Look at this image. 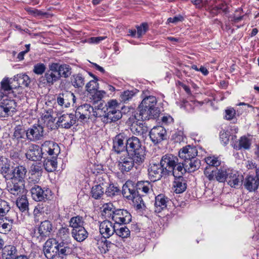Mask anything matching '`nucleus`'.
Masks as SVG:
<instances>
[{
	"instance_id": "69168bd1",
	"label": "nucleus",
	"mask_w": 259,
	"mask_h": 259,
	"mask_svg": "<svg viewBox=\"0 0 259 259\" xmlns=\"http://www.w3.org/2000/svg\"><path fill=\"white\" fill-rule=\"evenodd\" d=\"M135 95V93L133 91L127 90L123 92L120 95L121 101L124 103L128 101Z\"/></svg>"
},
{
	"instance_id": "a211bd4d",
	"label": "nucleus",
	"mask_w": 259,
	"mask_h": 259,
	"mask_svg": "<svg viewBox=\"0 0 259 259\" xmlns=\"http://www.w3.org/2000/svg\"><path fill=\"white\" fill-rule=\"evenodd\" d=\"M9 180L10 181L7 184V189L9 192L16 196L21 194L24 189L25 188V183L12 179Z\"/></svg>"
},
{
	"instance_id": "cd10ccee",
	"label": "nucleus",
	"mask_w": 259,
	"mask_h": 259,
	"mask_svg": "<svg viewBox=\"0 0 259 259\" xmlns=\"http://www.w3.org/2000/svg\"><path fill=\"white\" fill-rule=\"evenodd\" d=\"M27 170L24 165H18L12 170L11 178L25 183Z\"/></svg>"
},
{
	"instance_id": "4d7b16f0",
	"label": "nucleus",
	"mask_w": 259,
	"mask_h": 259,
	"mask_svg": "<svg viewBox=\"0 0 259 259\" xmlns=\"http://www.w3.org/2000/svg\"><path fill=\"white\" fill-rule=\"evenodd\" d=\"M130 231L126 226H122L115 229V233L122 238H127L130 236Z\"/></svg>"
},
{
	"instance_id": "f704fd0d",
	"label": "nucleus",
	"mask_w": 259,
	"mask_h": 259,
	"mask_svg": "<svg viewBox=\"0 0 259 259\" xmlns=\"http://www.w3.org/2000/svg\"><path fill=\"white\" fill-rule=\"evenodd\" d=\"M71 234L73 238L78 242L84 241L88 236V233L84 227L72 229Z\"/></svg>"
},
{
	"instance_id": "393cba45",
	"label": "nucleus",
	"mask_w": 259,
	"mask_h": 259,
	"mask_svg": "<svg viewBox=\"0 0 259 259\" xmlns=\"http://www.w3.org/2000/svg\"><path fill=\"white\" fill-rule=\"evenodd\" d=\"M75 114H66L61 116L58 120L59 126L65 128H69L76 122Z\"/></svg>"
},
{
	"instance_id": "864d4df0",
	"label": "nucleus",
	"mask_w": 259,
	"mask_h": 259,
	"mask_svg": "<svg viewBox=\"0 0 259 259\" xmlns=\"http://www.w3.org/2000/svg\"><path fill=\"white\" fill-rule=\"evenodd\" d=\"M104 192V188H102L100 185L94 186L91 190L92 197L96 199L100 198L103 195Z\"/></svg>"
},
{
	"instance_id": "c756f323",
	"label": "nucleus",
	"mask_w": 259,
	"mask_h": 259,
	"mask_svg": "<svg viewBox=\"0 0 259 259\" xmlns=\"http://www.w3.org/2000/svg\"><path fill=\"white\" fill-rule=\"evenodd\" d=\"M183 175H180L179 176H174L175 178L174 187L176 193H182L187 188V181L182 177Z\"/></svg>"
},
{
	"instance_id": "e2e57ef3",
	"label": "nucleus",
	"mask_w": 259,
	"mask_h": 259,
	"mask_svg": "<svg viewBox=\"0 0 259 259\" xmlns=\"http://www.w3.org/2000/svg\"><path fill=\"white\" fill-rule=\"evenodd\" d=\"M2 104L3 106H5L7 110L9 111L11 114L15 112L16 104L14 100H8L5 101L4 102L2 103Z\"/></svg>"
},
{
	"instance_id": "79ce46f5",
	"label": "nucleus",
	"mask_w": 259,
	"mask_h": 259,
	"mask_svg": "<svg viewBox=\"0 0 259 259\" xmlns=\"http://www.w3.org/2000/svg\"><path fill=\"white\" fill-rule=\"evenodd\" d=\"M69 226L74 229H79V228H82L84 224L83 219L80 215H77L75 217H72L69 222Z\"/></svg>"
},
{
	"instance_id": "49530a36",
	"label": "nucleus",
	"mask_w": 259,
	"mask_h": 259,
	"mask_svg": "<svg viewBox=\"0 0 259 259\" xmlns=\"http://www.w3.org/2000/svg\"><path fill=\"white\" fill-rule=\"evenodd\" d=\"M250 142L247 138L242 137L239 140L238 143L237 142L234 144V148L236 150H240L242 148L248 149L250 148Z\"/></svg>"
},
{
	"instance_id": "f03ea898",
	"label": "nucleus",
	"mask_w": 259,
	"mask_h": 259,
	"mask_svg": "<svg viewBox=\"0 0 259 259\" xmlns=\"http://www.w3.org/2000/svg\"><path fill=\"white\" fill-rule=\"evenodd\" d=\"M178 158L170 154L163 155L160 160V164L167 175L179 176L183 169L181 166V162H178Z\"/></svg>"
},
{
	"instance_id": "2eb2a0df",
	"label": "nucleus",
	"mask_w": 259,
	"mask_h": 259,
	"mask_svg": "<svg viewBox=\"0 0 259 259\" xmlns=\"http://www.w3.org/2000/svg\"><path fill=\"white\" fill-rule=\"evenodd\" d=\"M42 154V148L40 149L38 145L33 144L30 145L25 153L26 158L33 161L40 160Z\"/></svg>"
},
{
	"instance_id": "6ab92c4d",
	"label": "nucleus",
	"mask_w": 259,
	"mask_h": 259,
	"mask_svg": "<svg viewBox=\"0 0 259 259\" xmlns=\"http://www.w3.org/2000/svg\"><path fill=\"white\" fill-rule=\"evenodd\" d=\"M181 166L183 169L181 175H184L186 172H192L198 169L200 166V160L196 157L192 159L185 160L183 162H181Z\"/></svg>"
},
{
	"instance_id": "a878e982",
	"label": "nucleus",
	"mask_w": 259,
	"mask_h": 259,
	"mask_svg": "<svg viewBox=\"0 0 259 259\" xmlns=\"http://www.w3.org/2000/svg\"><path fill=\"white\" fill-rule=\"evenodd\" d=\"M14 220L6 215H0V233L7 234L13 227Z\"/></svg>"
},
{
	"instance_id": "5fc2aeb1",
	"label": "nucleus",
	"mask_w": 259,
	"mask_h": 259,
	"mask_svg": "<svg viewBox=\"0 0 259 259\" xmlns=\"http://www.w3.org/2000/svg\"><path fill=\"white\" fill-rule=\"evenodd\" d=\"M11 209L10 203L0 199V215H6Z\"/></svg>"
},
{
	"instance_id": "0e129e2a",
	"label": "nucleus",
	"mask_w": 259,
	"mask_h": 259,
	"mask_svg": "<svg viewBox=\"0 0 259 259\" xmlns=\"http://www.w3.org/2000/svg\"><path fill=\"white\" fill-rule=\"evenodd\" d=\"M131 200L133 201L134 205L138 209L142 208L143 206H144V201L138 193H137L136 196H133V198Z\"/></svg>"
},
{
	"instance_id": "9b49d317",
	"label": "nucleus",
	"mask_w": 259,
	"mask_h": 259,
	"mask_svg": "<svg viewBox=\"0 0 259 259\" xmlns=\"http://www.w3.org/2000/svg\"><path fill=\"white\" fill-rule=\"evenodd\" d=\"M58 241L54 238L49 239L45 243L43 251L48 259H53L57 256Z\"/></svg>"
},
{
	"instance_id": "4be33fe9",
	"label": "nucleus",
	"mask_w": 259,
	"mask_h": 259,
	"mask_svg": "<svg viewBox=\"0 0 259 259\" xmlns=\"http://www.w3.org/2000/svg\"><path fill=\"white\" fill-rule=\"evenodd\" d=\"M197 150L196 147L187 145L180 150L179 156L184 161L185 160L195 157L197 155Z\"/></svg>"
},
{
	"instance_id": "412c9836",
	"label": "nucleus",
	"mask_w": 259,
	"mask_h": 259,
	"mask_svg": "<svg viewBox=\"0 0 259 259\" xmlns=\"http://www.w3.org/2000/svg\"><path fill=\"white\" fill-rule=\"evenodd\" d=\"M43 154L47 153L49 155L56 157L60 152V147L58 145L50 141H46L41 145Z\"/></svg>"
},
{
	"instance_id": "338daca9",
	"label": "nucleus",
	"mask_w": 259,
	"mask_h": 259,
	"mask_svg": "<svg viewBox=\"0 0 259 259\" xmlns=\"http://www.w3.org/2000/svg\"><path fill=\"white\" fill-rule=\"evenodd\" d=\"M46 69V65L43 63H37L34 66L33 71L37 75H42Z\"/></svg>"
},
{
	"instance_id": "72a5a7b5",
	"label": "nucleus",
	"mask_w": 259,
	"mask_h": 259,
	"mask_svg": "<svg viewBox=\"0 0 259 259\" xmlns=\"http://www.w3.org/2000/svg\"><path fill=\"white\" fill-rule=\"evenodd\" d=\"M157 100L153 96H149L145 97L142 101L140 105L145 108H148L151 110L159 111L158 108L156 107Z\"/></svg>"
},
{
	"instance_id": "ddd939ff",
	"label": "nucleus",
	"mask_w": 259,
	"mask_h": 259,
	"mask_svg": "<svg viewBox=\"0 0 259 259\" xmlns=\"http://www.w3.org/2000/svg\"><path fill=\"white\" fill-rule=\"evenodd\" d=\"M115 223L119 225L127 224L132 221V215L126 210L117 209L115 211L112 220Z\"/></svg>"
},
{
	"instance_id": "473e14b6",
	"label": "nucleus",
	"mask_w": 259,
	"mask_h": 259,
	"mask_svg": "<svg viewBox=\"0 0 259 259\" xmlns=\"http://www.w3.org/2000/svg\"><path fill=\"white\" fill-rule=\"evenodd\" d=\"M2 259H15L18 256L17 250L14 246L8 245L5 246L2 252Z\"/></svg>"
},
{
	"instance_id": "aec40b11",
	"label": "nucleus",
	"mask_w": 259,
	"mask_h": 259,
	"mask_svg": "<svg viewBox=\"0 0 259 259\" xmlns=\"http://www.w3.org/2000/svg\"><path fill=\"white\" fill-rule=\"evenodd\" d=\"M243 177L239 175L236 170L231 169L228 177H227V183L232 188H238L242 184Z\"/></svg>"
},
{
	"instance_id": "0eeeda50",
	"label": "nucleus",
	"mask_w": 259,
	"mask_h": 259,
	"mask_svg": "<svg viewBox=\"0 0 259 259\" xmlns=\"http://www.w3.org/2000/svg\"><path fill=\"white\" fill-rule=\"evenodd\" d=\"M12 140L18 147L22 148L26 144L27 130L21 125H17L14 128Z\"/></svg>"
},
{
	"instance_id": "6e6552de",
	"label": "nucleus",
	"mask_w": 259,
	"mask_h": 259,
	"mask_svg": "<svg viewBox=\"0 0 259 259\" xmlns=\"http://www.w3.org/2000/svg\"><path fill=\"white\" fill-rule=\"evenodd\" d=\"M72 252L73 247L70 241L65 239L58 241L57 256L58 258L63 259Z\"/></svg>"
},
{
	"instance_id": "c85d7f7f",
	"label": "nucleus",
	"mask_w": 259,
	"mask_h": 259,
	"mask_svg": "<svg viewBox=\"0 0 259 259\" xmlns=\"http://www.w3.org/2000/svg\"><path fill=\"white\" fill-rule=\"evenodd\" d=\"M122 193L123 197L130 200L133 198V196L138 193V191L131 182H127L122 186Z\"/></svg>"
},
{
	"instance_id": "f8f14e48",
	"label": "nucleus",
	"mask_w": 259,
	"mask_h": 259,
	"mask_svg": "<svg viewBox=\"0 0 259 259\" xmlns=\"http://www.w3.org/2000/svg\"><path fill=\"white\" fill-rule=\"evenodd\" d=\"M122 117V113L118 109L106 108L104 111L101 120L105 123L115 122Z\"/></svg>"
},
{
	"instance_id": "bb28decb",
	"label": "nucleus",
	"mask_w": 259,
	"mask_h": 259,
	"mask_svg": "<svg viewBox=\"0 0 259 259\" xmlns=\"http://www.w3.org/2000/svg\"><path fill=\"white\" fill-rule=\"evenodd\" d=\"M169 199L163 194H159L155 197L154 203V211L159 213L166 209Z\"/></svg>"
},
{
	"instance_id": "13d9d810",
	"label": "nucleus",
	"mask_w": 259,
	"mask_h": 259,
	"mask_svg": "<svg viewBox=\"0 0 259 259\" xmlns=\"http://www.w3.org/2000/svg\"><path fill=\"white\" fill-rule=\"evenodd\" d=\"M120 192V189L118 187L115 186L113 184H109L106 187V190L105 193L107 196L112 197L117 195Z\"/></svg>"
},
{
	"instance_id": "c9c22d12",
	"label": "nucleus",
	"mask_w": 259,
	"mask_h": 259,
	"mask_svg": "<svg viewBox=\"0 0 259 259\" xmlns=\"http://www.w3.org/2000/svg\"><path fill=\"white\" fill-rule=\"evenodd\" d=\"M258 185L259 182L254 177L249 176L246 178L244 180V186L250 192L257 189Z\"/></svg>"
},
{
	"instance_id": "423d86ee",
	"label": "nucleus",
	"mask_w": 259,
	"mask_h": 259,
	"mask_svg": "<svg viewBox=\"0 0 259 259\" xmlns=\"http://www.w3.org/2000/svg\"><path fill=\"white\" fill-rule=\"evenodd\" d=\"M32 198L36 201H46L50 199L52 191L48 188L34 186L30 190Z\"/></svg>"
},
{
	"instance_id": "e433bc0d",
	"label": "nucleus",
	"mask_w": 259,
	"mask_h": 259,
	"mask_svg": "<svg viewBox=\"0 0 259 259\" xmlns=\"http://www.w3.org/2000/svg\"><path fill=\"white\" fill-rule=\"evenodd\" d=\"M70 80L71 84L75 88H82L85 84L84 77L80 73L72 75L70 78Z\"/></svg>"
},
{
	"instance_id": "20e7f679",
	"label": "nucleus",
	"mask_w": 259,
	"mask_h": 259,
	"mask_svg": "<svg viewBox=\"0 0 259 259\" xmlns=\"http://www.w3.org/2000/svg\"><path fill=\"white\" fill-rule=\"evenodd\" d=\"M55 63L49 64V69L45 73L44 75L39 78V82L51 86L60 79L57 72V68Z\"/></svg>"
},
{
	"instance_id": "58836bf2",
	"label": "nucleus",
	"mask_w": 259,
	"mask_h": 259,
	"mask_svg": "<svg viewBox=\"0 0 259 259\" xmlns=\"http://www.w3.org/2000/svg\"><path fill=\"white\" fill-rule=\"evenodd\" d=\"M17 206L19 210L24 213H27L29 209V203L27 197L25 195L19 197L16 202Z\"/></svg>"
},
{
	"instance_id": "c03bdc74",
	"label": "nucleus",
	"mask_w": 259,
	"mask_h": 259,
	"mask_svg": "<svg viewBox=\"0 0 259 259\" xmlns=\"http://www.w3.org/2000/svg\"><path fill=\"white\" fill-rule=\"evenodd\" d=\"M137 190L148 194L150 191H152V185L148 181L139 182L137 184Z\"/></svg>"
},
{
	"instance_id": "680f3d73",
	"label": "nucleus",
	"mask_w": 259,
	"mask_h": 259,
	"mask_svg": "<svg viewBox=\"0 0 259 259\" xmlns=\"http://www.w3.org/2000/svg\"><path fill=\"white\" fill-rule=\"evenodd\" d=\"M98 79L92 80L90 81L85 85L86 90L90 93L95 92L98 90V83L97 82Z\"/></svg>"
},
{
	"instance_id": "b1692460",
	"label": "nucleus",
	"mask_w": 259,
	"mask_h": 259,
	"mask_svg": "<svg viewBox=\"0 0 259 259\" xmlns=\"http://www.w3.org/2000/svg\"><path fill=\"white\" fill-rule=\"evenodd\" d=\"M138 113L143 120L149 119L150 118H157L160 113V111L151 110L148 108H145L139 105L138 107Z\"/></svg>"
},
{
	"instance_id": "37998d69",
	"label": "nucleus",
	"mask_w": 259,
	"mask_h": 259,
	"mask_svg": "<svg viewBox=\"0 0 259 259\" xmlns=\"http://www.w3.org/2000/svg\"><path fill=\"white\" fill-rule=\"evenodd\" d=\"M14 80L17 81L18 87L22 86L27 87L30 82L29 77L25 74H18L14 77Z\"/></svg>"
},
{
	"instance_id": "09e8293b",
	"label": "nucleus",
	"mask_w": 259,
	"mask_h": 259,
	"mask_svg": "<svg viewBox=\"0 0 259 259\" xmlns=\"http://www.w3.org/2000/svg\"><path fill=\"white\" fill-rule=\"evenodd\" d=\"M242 114H243V111L236 110L232 107H229L225 110V118L228 120H231L233 119L236 115L239 116Z\"/></svg>"
},
{
	"instance_id": "a18cd8bd",
	"label": "nucleus",
	"mask_w": 259,
	"mask_h": 259,
	"mask_svg": "<svg viewBox=\"0 0 259 259\" xmlns=\"http://www.w3.org/2000/svg\"><path fill=\"white\" fill-rule=\"evenodd\" d=\"M44 166L45 169L48 172H52L55 170L57 167V159L53 157V159H47L45 160Z\"/></svg>"
},
{
	"instance_id": "de8ad7c7",
	"label": "nucleus",
	"mask_w": 259,
	"mask_h": 259,
	"mask_svg": "<svg viewBox=\"0 0 259 259\" xmlns=\"http://www.w3.org/2000/svg\"><path fill=\"white\" fill-rule=\"evenodd\" d=\"M106 93L104 91H98L97 90L95 91V92L92 93L91 96H92V99L93 103L94 104H96L99 102V106H102L103 104L102 103V99L105 96Z\"/></svg>"
},
{
	"instance_id": "1a4fd4ad",
	"label": "nucleus",
	"mask_w": 259,
	"mask_h": 259,
	"mask_svg": "<svg viewBox=\"0 0 259 259\" xmlns=\"http://www.w3.org/2000/svg\"><path fill=\"white\" fill-rule=\"evenodd\" d=\"M149 136L154 144H157L166 139V131L162 126H154L151 130Z\"/></svg>"
},
{
	"instance_id": "bf43d9fd",
	"label": "nucleus",
	"mask_w": 259,
	"mask_h": 259,
	"mask_svg": "<svg viewBox=\"0 0 259 259\" xmlns=\"http://www.w3.org/2000/svg\"><path fill=\"white\" fill-rule=\"evenodd\" d=\"M1 172L6 180L11 178L12 171L10 170L9 164L5 163L3 164L1 168Z\"/></svg>"
},
{
	"instance_id": "f257e3e1",
	"label": "nucleus",
	"mask_w": 259,
	"mask_h": 259,
	"mask_svg": "<svg viewBox=\"0 0 259 259\" xmlns=\"http://www.w3.org/2000/svg\"><path fill=\"white\" fill-rule=\"evenodd\" d=\"M126 151L127 154L133 157L135 161L139 164L142 165L146 158V151L144 146L142 145L140 139L132 136L126 139Z\"/></svg>"
},
{
	"instance_id": "dca6fc26",
	"label": "nucleus",
	"mask_w": 259,
	"mask_h": 259,
	"mask_svg": "<svg viewBox=\"0 0 259 259\" xmlns=\"http://www.w3.org/2000/svg\"><path fill=\"white\" fill-rule=\"evenodd\" d=\"M148 171L150 179L153 182L160 180L164 175H167L161 165L159 164H150Z\"/></svg>"
},
{
	"instance_id": "ea45409f",
	"label": "nucleus",
	"mask_w": 259,
	"mask_h": 259,
	"mask_svg": "<svg viewBox=\"0 0 259 259\" xmlns=\"http://www.w3.org/2000/svg\"><path fill=\"white\" fill-rule=\"evenodd\" d=\"M103 208L102 214L105 218L113 220V216L116 210L114 208L113 204L111 203L105 204L103 206Z\"/></svg>"
},
{
	"instance_id": "f3484780",
	"label": "nucleus",
	"mask_w": 259,
	"mask_h": 259,
	"mask_svg": "<svg viewBox=\"0 0 259 259\" xmlns=\"http://www.w3.org/2000/svg\"><path fill=\"white\" fill-rule=\"evenodd\" d=\"M58 104L66 108L70 106L71 103H74L75 97L73 93L70 91H64L59 94L57 99Z\"/></svg>"
},
{
	"instance_id": "7c9ffc66",
	"label": "nucleus",
	"mask_w": 259,
	"mask_h": 259,
	"mask_svg": "<svg viewBox=\"0 0 259 259\" xmlns=\"http://www.w3.org/2000/svg\"><path fill=\"white\" fill-rule=\"evenodd\" d=\"M52 230V224L48 220L42 222L38 229V233L41 237H49Z\"/></svg>"
},
{
	"instance_id": "6e6d98bb",
	"label": "nucleus",
	"mask_w": 259,
	"mask_h": 259,
	"mask_svg": "<svg viewBox=\"0 0 259 259\" xmlns=\"http://www.w3.org/2000/svg\"><path fill=\"white\" fill-rule=\"evenodd\" d=\"M42 172V169L39 163H33L30 166L29 172L30 175L41 177Z\"/></svg>"
},
{
	"instance_id": "3c124183",
	"label": "nucleus",
	"mask_w": 259,
	"mask_h": 259,
	"mask_svg": "<svg viewBox=\"0 0 259 259\" xmlns=\"http://www.w3.org/2000/svg\"><path fill=\"white\" fill-rule=\"evenodd\" d=\"M143 120L139 115L138 111H134L132 112L131 115L128 118L126 123L130 126V128L132 127V126L136 125L139 123L141 121Z\"/></svg>"
},
{
	"instance_id": "9d476101",
	"label": "nucleus",
	"mask_w": 259,
	"mask_h": 259,
	"mask_svg": "<svg viewBox=\"0 0 259 259\" xmlns=\"http://www.w3.org/2000/svg\"><path fill=\"white\" fill-rule=\"evenodd\" d=\"M133 157L128 154L126 156L120 157L118 161V167L122 172L130 171L135 165H139Z\"/></svg>"
},
{
	"instance_id": "8fccbe9b",
	"label": "nucleus",
	"mask_w": 259,
	"mask_h": 259,
	"mask_svg": "<svg viewBox=\"0 0 259 259\" xmlns=\"http://www.w3.org/2000/svg\"><path fill=\"white\" fill-rule=\"evenodd\" d=\"M40 180V177L30 175L27 180L26 184H25V189L31 190L34 186H38L37 184Z\"/></svg>"
},
{
	"instance_id": "5701e85b",
	"label": "nucleus",
	"mask_w": 259,
	"mask_h": 259,
	"mask_svg": "<svg viewBox=\"0 0 259 259\" xmlns=\"http://www.w3.org/2000/svg\"><path fill=\"white\" fill-rule=\"evenodd\" d=\"M93 111V107L90 104H84L77 107L75 111V116L81 120L90 118L92 117L91 111Z\"/></svg>"
},
{
	"instance_id": "4c0bfd02",
	"label": "nucleus",
	"mask_w": 259,
	"mask_h": 259,
	"mask_svg": "<svg viewBox=\"0 0 259 259\" xmlns=\"http://www.w3.org/2000/svg\"><path fill=\"white\" fill-rule=\"evenodd\" d=\"M131 130L134 134L138 136L143 135L148 131V127L144 123L143 120L141 121L139 123L132 126Z\"/></svg>"
},
{
	"instance_id": "774afa93",
	"label": "nucleus",
	"mask_w": 259,
	"mask_h": 259,
	"mask_svg": "<svg viewBox=\"0 0 259 259\" xmlns=\"http://www.w3.org/2000/svg\"><path fill=\"white\" fill-rule=\"evenodd\" d=\"M148 25L146 23H143L140 26H137V37L140 38L148 30Z\"/></svg>"
},
{
	"instance_id": "2f4dec72",
	"label": "nucleus",
	"mask_w": 259,
	"mask_h": 259,
	"mask_svg": "<svg viewBox=\"0 0 259 259\" xmlns=\"http://www.w3.org/2000/svg\"><path fill=\"white\" fill-rule=\"evenodd\" d=\"M57 68V72L60 78L61 77L65 78L69 77L71 73V68L67 64H63L60 65L58 63H55Z\"/></svg>"
},
{
	"instance_id": "a19ab883",
	"label": "nucleus",
	"mask_w": 259,
	"mask_h": 259,
	"mask_svg": "<svg viewBox=\"0 0 259 259\" xmlns=\"http://www.w3.org/2000/svg\"><path fill=\"white\" fill-rule=\"evenodd\" d=\"M231 169L225 167H221L217 169L215 180L219 182H225L227 181V177L229 175Z\"/></svg>"
},
{
	"instance_id": "052dcab7",
	"label": "nucleus",
	"mask_w": 259,
	"mask_h": 259,
	"mask_svg": "<svg viewBox=\"0 0 259 259\" xmlns=\"http://www.w3.org/2000/svg\"><path fill=\"white\" fill-rule=\"evenodd\" d=\"M216 172L217 169L215 168L209 167H206L204 170V174L209 181L215 180Z\"/></svg>"
},
{
	"instance_id": "7ed1b4c3",
	"label": "nucleus",
	"mask_w": 259,
	"mask_h": 259,
	"mask_svg": "<svg viewBox=\"0 0 259 259\" xmlns=\"http://www.w3.org/2000/svg\"><path fill=\"white\" fill-rule=\"evenodd\" d=\"M115 226L109 221L105 220L102 222L99 226V230L101 234L104 239L98 241L97 244L100 251L105 253L108 250V246L111 244L110 242L108 241L106 239L109 238L115 233Z\"/></svg>"
},
{
	"instance_id": "603ef678",
	"label": "nucleus",
	"mask_w": 259,
	"mask_h": 259,
	"mask_svg": "<svg viewBox=\"0 0 259 259\" xmlns=\"http://www.w3.org/2000/svg\"><path fill=\"white\" fill-rule=\"evenodd\" d=\"M205 161L207 164L206 167L215 168L220 165L221 161L218 157L208 156L205 158Z\"/></svg>"
},
{
	"instance_id": "39448f33",
	"label": "nucleus",
	"mask_w": 259,
	"mask_h": 259,
	"mask_svg": "<svg viewBox=\"0 0 259 259\" xmlns=\"http://www.w3.org/2000/svg\"><path fill=\"white\" fill-rule=\"evenodd\" d=\"M45 136L44 127L34 124L27 130V140L31 142H37L43 140Z\"/></svg>"
},
{
	"instance_id": "4468645a",
	"label": "nucleus",
	"mask_w": 259,
	"mask_h": 259,
	"mask_svg": "<svg viewBox=\"0 0 259 259\" xmlns=\"http://www.w3.org/2000/svg\"><path fill=\"white\" fill-rule=\"evenodd\" d=\"M127 139L125 134L122 133L117 135L113 139V150L117 154L126 151V143Z\"/></svg>"
}]
</instances>
